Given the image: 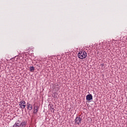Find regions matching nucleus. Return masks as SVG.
Returning a JSON list of instances; mask_svg holds the SVG:
<instances>
[{"mask_svg": "<svg viewBox=\"0 0 127 127\" xmlns=\"http://www.w3.org/2000/svg\"><path fill=\"white\" fill-rule=\"evenodd\" d=\"M29 69L30 72H34V67L33 66H30Z\"/></svg>", "mask_w": 127, "mask_h": 127, "instance_id": "nucleus-10", "label": "nucleus"}, {"mask_svg": "<svg viewBox=\"0 0 127 127\" xmlns=\"http://www.w3.org/2000/svg\"><path fill=\"white\" fill-rule=\"evenodd\" d=\"M49 107H50V110H51V112H54V106H53V105L52 104H49Z\"/></svg>", "mask_w": 127, "mask_h": 127, "instance_id": "nucleus-7", "label": "nucleus"}, {"mask_svg": "<svg viewBox=\"0 0 127 127\" xmlns=\"http://www.w3.org/2000/svg\"><path fill=\"white\" fill-rule=\"evenodd\" d=\"M27 109L29 111H31L32 110V105L30 104L27 103Z\"/></svg>", "mask_w": 127, "mask_h": 127, "instance_id": "nucleus-5", "label": "nucleus"}, {"mask_svg": "<svg viewBox=\"0 0 127 127\" xmlns=\"http://www.w3.org/2000/svg\"><path fill=\"white\" fill-rule=\"evenodd\" d=\"M91 100H93V96L92 94H88L86 96V100L87 101H91Z\"/></svg>", "mask_w": 127, "mask_h": 127, "instance_id": "nucleus-4", "label": "nucleus"}, {"mask_svg": "<svg viewBox=\"0 0 127 127\" xmlns=\"http://www.w3.org/2000/svg\"><path fill=\"white\" fill-rule=\"evenodd\" d=\"M77 57L79 59H85L87 57V53L85 51H79L77 54Z\"/></svg>", "mask_w": 127, "mask_h": 127, "instance_id": "nucleus-1", "label": "nucleus"}, {"mask_svg": "<svg viewBox=\"0 0 127 127\" xmlns=\"http://www.w3.org/2000/svg\"><path fill=\"white\" fill-rule=\"evenodd\" d=\"M13 127H20V124L16 123L14 125Z\"/></svg>", "mask_w": 127, "mask_h": 127, "instance_id": "nucleus-8", "label": "nucleus"}, {"mask_svg": "<svg viewBox=\"0 0 127 127\" xmlns=\"http://www.w3.org/2000/svg\"><path fill=\"white\" fill-rule=\"evenodd\" d=\"M74 121H75V124L76 125H79V124H81V123L82 122V118L79 117H77L74 120Z\"/></svg>", "mask_w": 127, "mask_h": 127, "instance_id": "nucleus-3", "label": "nucleus"}, {"mask_svg": "<svg viewBox=\"0 0 127 127\" xmlns=\"http://www.w3.org/2000/svg\"><path fill=\"white\" fill-rule=\"evenodd\" d=\"M26 126V122H23L20 124V127H25Z\"/></svg>", "mask_w": 127, "mask_h": 127, "instance_id": "nucleus-6", "label": "nucleus"}, {"mask_svg": "<svg viewBox=\"0 0 127 127\" xmlns=\"http://www.w3.org/2000/svg\"><path fill=\"white\" fill-rule=\"evenodd\" d=\"M38 108L37 107H35L34 109V114H36V113H37V112H38Z\"/></svg>", "mask_w": 127, "mask_h": 127, "instance_id": "nucleus-9", "label": "nucleus"}, {"mask_svg": "<svg viewBox=\"0 0 127 127\" xmlns=\"http://www.w3.org/2000/svg\"><path fill=\"white\" fill-rule=\"evenodd\" d=\"M19 106L21 109H25V107H26V105H25V101H21L19 103Z\"/></svg>", "mask_w": 127, "mask_h": 127, "instance_id": "nucleus-2", "label": "nucleus"}]
</instances>
